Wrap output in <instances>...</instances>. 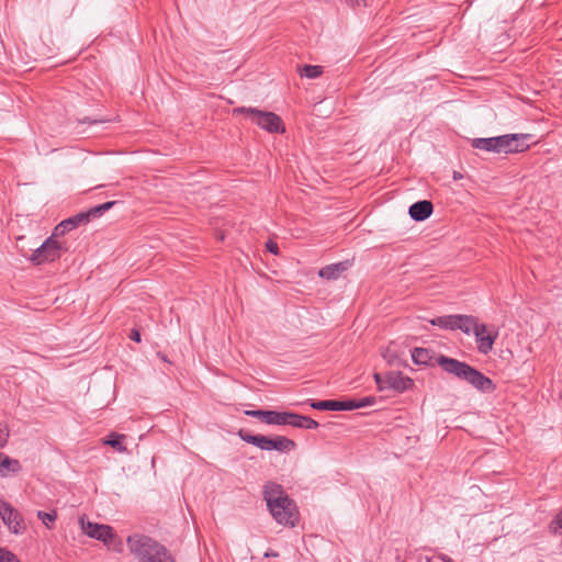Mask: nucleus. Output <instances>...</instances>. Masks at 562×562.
I'll list each match as a JSON object with an SVG mask.
<instances>
[{
  "label": "nucleus",
  "instance_id": "f257e3e1",
  "mask_svg": "<svg viewBox=\"0 0 562 562\" xmlns=\"http://www.w3.org/2000/svg\"><path fill=\"white\" fill-rule=\"evenodd\" d=\"M263 498L273 519L283 526L294 527L299 520L295 503L284 492L282 485L268 482L263 486Z\"/></svg>",
  "mask_w": 562,
  "mask_h": 562
},
{
  "label": "nucleus",
  "instance_id": "f03ea898",
  "mask_svg": "<svg viewBox=\"0 0 562 562\" xmlns=\"http://www.w3.org/2000/svg\"><path fill=\"white\" fill-rule=\"evenodd\" d=\"M126 544L137 562H177L172 552L156 539L134 533L127 537Z\"/></svg>",
  "mask_w": 562,
  "mask_h": 562
},
{
  "label": "nucleus",
  "instance_id": "7ed1b4c3",
  "mask_svg": "<svg viewBox=\"0 0 562 562\" xmlns=\"http://www.w3.org/2000/svg\"><path fill=\"white\" fill-rule=\"evenodd\" d=\"M437 364L447 373L454 375L459 380L465 381L483 393H492L496 389L494 382L482 372L471 367L467 362L439 356L436 359Z\"/></svg>",
  "mask_w": 562,
  "mask_h": 562
},
{
  "label": "nucleus",
  "instance_id": "20e7f679",
  "mask_svg": "<svg viewBox=\"0 0 562 562\" xmlns=\"http://www.w3.org/2000/svg\"><path fill=\"white\" fill-rule=\"evenodd\" d=\"M238 437L243 441L254 445L263 451L276 450L284 453L293 451L296 448L295 441L284 436H274L270 438L263 435H252L247 430L240 429L238 431Z\"/></svg>",
  "mask_w": 562,
  "mask_h": 562
},
{
  "label": "nucleus",
  "instance_id": "39448f33",
  "mask_svg": "<svg viewBox=\"0 0 562 562\" xmlns=\"http://www.w3.org/2000/svg\"><path fill=\"white\" fill-rule=\"evenodd\" d=\"M234 114H245L251 123L269 133H283L285 131L282 120L273 112L261 111L256 108H236Z\"/></svg>",
  "mask_w": 562,
  "mask_h": 562
},
{
  "label": "nucleus",
  "instance_id": "423d86ee",
  "mask_svg": "<svg viewBox=\"0 0 562 562\" xmlns=\"http://www.w3.org/2000/svg\"><path fill=\"white\" fill-rule=\"evenodd\" d=\"M66 250L65 243L59 241L53 233L41 246L34 249L29 260L36 266L53 262L59 259Z\"/></svg>",
  "mask_w": 562,
  "mask_h": 562
},
{
  "label": "nucleus",
  "instance_id": "0eeeda50",
  "mask_svg": "<svg viewBox=\"0 0 562 562\" xmlns=\"http://www.w3.org/2000/svg\"><path fill=\"white\" fill-rule=\"evenodd\" d=\"M0 518L13 535L22 536L26 531L23 516L4 499H0Z\"/></svg>",
  "mask_w": 562,
  "mask_h": 562
},
{
  "label": "nucleus",
  "instance_id": "6e6552de",
  "mask_svg": "<svg viewBox=\"0 0 562 562\" xmlns=\"http://www.w3.org/2000/svg\"><path fill=\"white\" fill-rule=\"evenodd\" d=\"M80 526L85 535L105 544L114 537L113 528L108 525L86 521L83 518H80Z\"/></svg>",
  "mask_w": 562,
  "mask_h": 562
},
{
  "label": "nucleus",
  "instance_id": "1a4fd4ad",
  "mask_svg": "<svg viewBox=\"0 0 562 562\" xmlns=\"http://www.w3.org/2000/svg\"><path fill=\"white\" fill-rule=\"evenodd\" d=\"M473 335L475 336L477 350L483 355H487L493 349L494 342L498 337V331H491L487 325L480 323L477 328L473 331Z\"/></svg>",
  "mask_w": 562,
  "mask_h": 562
},
{
  "label": "nucleus",
  "instance_id": "9d476101",
  "mask_svg": "<svg viewBox=\"0 0 562 562\" xmlns=\"http://www.w3.org/2000/svg\"><path fill=\"white\" fill-rule=\"evenodd\" d=\"M88 221V214L85 212H80L71 217H68L64 221H61L54 229V236H63L66 233L75 229L82 223H87Z\"/></svg>",
  "mask_w": 562,
  "mask_h": 562
},
{
  "label": "nucleus",
  "instance_id": "9b49d317",
  "mask_svg": "<svg viewBox=\"0 0 562 562\" xmlns=\"http://www.w3.org/2000/svg\"><path fill=\"white\" fill-rule=\"evenodd\" d=\"M385 376L387 389L404 392L414 385V381L411 378L405 376L402 372L392 371L386 373Z\"/></svg>",
  "mask_w": 562,
  "mask_h": 562
},
{
  "label": "nucleus",
  "instance_id": "f8f14e48",
  "mask_svg": "<svg viewBox=\"0 0 562 562\" xmlns=\"http://www.w3.org/2000/svg\"><path fill=\"white\" fill-rule=\"evenodd\" d=\"M434 211L432 203L427 200L418 201L409 206V216L417 222L427 220Z\"/></svg>",
  "mask_w": 562,
  "mask_h": 562
},
{
  "label": "nucleus",
  "instance_id": "ddd939ff",
  "mask_svg": "<svg viewBox=\"0 0 562 562\" xmlns=\"http://www.w3.org/2000/svg\"><path fill=\"white\" fill-rule=\"evenodd\" d=\"M349 267L350 262L348 260L327 265L318 271V276L326 280H337Z\"/></svg>",
  "mask_w": 562,
  "mask_h": 562
},
{
  "label": "nucleus",
  "instance_id": "4468645a",
  "mask_svg": "<svg viewBox=\"0 0 562 562\" xmlns=\"http://www.w3.org/2000/svg\"><path fill=\"white\" fill-rule=\"evenodd\" d=\"M311 407L318 411H351V405H349V400L346 401H336V400H327V401H313L311 402Z\"/></svg>",
  "mask_w": 562,
  "mask_h": 562
},
{
  "label": "nucleus",
  "instance_id": "2eb2a0df",
  "mask_svg": "<svg viewBox=\"0 0 562 562\" xmlns=\"http://www.w3.org/2000/svg\"><path fill=\"white\" fill-rule=\"evenodd\" d=\"M479 324L477 317L473 315L457 314L456 330L459 329L465 335H472Z\"/></svg>",
  "mask_w": 562,
  "mask_h": 562
},
{
  "label": "nucleus",
  "instance_id": "dca6fc26",
  "mask_svg": "<svg viewBox=\"0 0 562 562\" xmlns=\"http://www.w3.org/2000/svg\"><path fill=\"white\" fill-rule=\"evenodd\" d=\"M289 426L300 429H316L319 425L311 417L299 415L296 413L290 414Z\"/></svg>",
  "mask_w": 562,
  "mask_h": 562
},
{
  "label": "nucleus",
  "instance_id": "f3484780",
  "mask_svg": "<svg viewBox=\"0 0 562 562\" xmlns=\"http://www.w3.org/2000/svg\"><path fill=\"white\" fill-rule=\"evenodd\" d=\"M498 136L487 138H473L471 144L472 147L485 151L501 153Z\"/></svg>",
  "mask_w": 562,
  "mask_h": 562
},
{
  "label": "nucleus",
  "instance_id": "a211bd4d",
  "mask_svg": "<svg viewBox=\"0 0 562 562\" xmlns=\"http://www.w3.org/2000/svg\"><path fill=\"white\" fill-rule=\"evenodd\" d=\"M21 471V464L19 460L11 459L7 454L1 452L0 458V474L2 476H8L10 474H14Z\"/></svg>",
  "mask_w": 562,
  "mask_h": 562
},
{
  "label": "nucleus",
  "instance_id": "6ab92c4d",
  "mask_svg": "<svg viewBox=\"0 0 562 562\" xmlns=\"http://www.w3.org/2000/svg\"><path fill=\"white\" fill-rule=\"evenodd\" d=\"M434 358L432 351L427 348L416 347L412 350V359L415 364L429 366Z\"/></svg>",
  "mask_w": 562,
  "mask_h": 562
},
{
  "label": "nucleus",
  "instance_id": "aec40b11",
  "mask_svg": "<svg viewBox=\"0 0 562 562\" xmlns=\"http://www.w3.org/2000/svg\"><path fill=\"white\" fill-rule=\"evenodd\" d=\"M291 412H277L268 411L266 423L267 425L289 426Z\"/></svg>",
  "mask_w": 562,
  "mask_h": 562
},
{
  "label": "nucleus",
  "instance_id": "412c9836",
  "mask_svg": "<svg viewBox=\"0 0 562 562\" xmlns=\"http://www.w3.org/2000/svg\"><path fill=\"white\" fill-rule=\"evenodd\" d=\"M456 318L457 314L453 315H445L431 318L429 322L434 326H438L442 329L447 330H456Z\"/></svg>",
  "mask_w": 562,
  "mask_h": 562
},
{
  "label": "nucleus",
  "instance_id": "4be33fe9",
  "mask_svg": "<svg viewBox=\"0 0 562 562\" xmlns=\"http://www.w3.org/2000/svg\"><path fill=\"white\" fill-rule=\"evenodd\" d=\"M125 439V435L111 432L108 438L104 440L105 445H109L110 447L114 448L119 452H126L127 449L125 446H123L122 440Z\"/></svg>",
  "mask_w": 562,
  "mask_h": 562
},
{
  "label": "nucleus",
  "instance_id": "5701e85b",
  "mask_svg": "<svg viewBox=\"0 0 562 562\" xmlns=\"http://www.w3.org/2000/svg\"><path fill=\"white\" fill-rule=\"evenodd\" d=\"M36 516L47 529L54 528V524L58 517L56 510H52V512L38 510L36 513Z\"/></svg>",
  "mask_w": 562,
  "mask_h": 562
},
{
  "label": "nucleus",
  "instance_id": "b1692460",
  "mask_svg": "<svg viewBox=\"0 0 562 562\" xmlns=\"http://www.w3.org/2000/svg\"><path fill=\"white\" fill-rule=\"evenodd\" d=\"M498 143H499V151L501 153H505V154H510L513 153V147L512 145L514 144V142L517 140L516 138V134H505V135H501L498 136Z\"/></svg>",
  "mask_w": 562,
  "mask_h": 562
},
{
  "label": "nucleus",
  "instance_id": "393cba45",
  "mask_svg": "<svg viewBox=\"0 0 562 562\" xmlns=\"http://www.w3.org/2000/svg\"><path fill=\"white\" fill-rule=\"evenodd\" d=\"M116 202L115 201H109V202H105L103 204H100V205H97V206H93L91 207L90 210H88L87 212H85L86 214H88V221L91 218V217H98L100 216L101 214H103L104 212H106L108 210H110Z\"/></svg>",
  "mask_w": 562,
  "mask_h": 562
},
{
  "label": "nucleus",
  "instance_id": "a878e982",
  "mask_svg": "<svg viewBox=\"0 0 562 562\" xmlns=\"http://www.w3.org/2000/svg\"><path fill=\"white\" fill-rule=\"evenodd\" d=\"M116 202L115 201H109V202H105L103 204H100V205H97V206H93L91 207L90 210H88L87 212H85L86 214H88V221L91 218V217H98L100 216L101 214H103L104 212H106L108 210H110Z\"/></svg>",
  "mask_w": 562,
  "mask_h": 562
},
{
  "label": "nucleus",
  "instance_id": "bb28decb",
  "mask_svg": "<svg viewBox=\"0 0 562 562\" xmlns=\"http://www.w3.org/2000/svg\"><path fill=\"white\" fill-rule=\"evenodd\" d=\"M531 136L529 134H516L517 140L514 142V144L512 145L513 153H520L529 148V144L527 143V140Z\"/></svg>",
  "mask_w": 562,
  "mask_h": 562
},
{
  "label": "nucleus",
  "instance_id": "cd10ccee",
  "mask_svg": "<svg viewBox=\"0 0 562 562\" xmlns=\"http://www.w3.org/2000/svg\"><path fill=\"white\" fill-rule=\"evenodd\" d=\"M323 74V67L318 65H305L301 70V76L310 79L319 77Z\"/></svg>",
  "mask_w": 562,
  "mask_h": 562
},
{
  "label": "nucleus",
  "instance_id": "c85d7f7f",
  "mask_svg": "<svg viewBox=\"0 0 562 562\" xmlns=\"http://www.w3.org/2000/svg\"><path fill=\"white\" fill-rule=\"evenodd\" d=\"M376 403V398L374 396H366L359 400H349V405H351V411L362 407L372 406Z\"/></svg>",
  "mask_w": 562,
  "mask_h": 562
},
{
  "label": "nucleus",
  "instance_id": "c756f323",
  "mask_svg": "<svg viewBox=\"0 0 562 562\" xmlns=\"http://www.w3.org/2000/svg\"><path fill=\"white\" fill-rule=\"evenodd\" d=\"M0 562H21L19 558L5 548L0 547Z\"/></svg>",
  "mask_w": 562,
  "mask_h": 562
},
{
  "label": "nucleus",
  "instance_id": "7c9ffc66",
  "mask_svg": "<svg viewBox=\"0 0 562 562\" xmlns=\"http://www.w3.org/2000/svg\"><path fill=\"white\" fill-rule=\"evenodd\" d=\"M268 411L265 409H246L244 414L246 416L255 417L260 419L262 423H266Z\"/></svg>",
  "mask_w": 562,
  "mask_h": 562
},
{
  "label": "nucleus",
  "instance_id": "2f4dec72",
  "mask_svg": "<svg viewBox=\"0 0 562 562\" xmlns=\"http://www.w3.org/2000/svg\"><path fill=\"white\" fill-rule=\"evenodd\" d=\"M373 378L379 391L387 390L386 376H382L380 373H374Z\"/></svg>",
  "mask_w": 562,
  "mask_h": 562
},
{
  "label": "nucleus",
  "instance_id": "473e14b6",
  "mask_svg": "<svg viewBox=\"0 0 562 562\" xmlns=\"http://www.w3.org/2000/svg\"><path fill=\"white\" fill-rule=\"evenodd\" d=\"M9 439V428L5 425H0V448H3Z\"/></svg>",
  "mask_w": 562,
  "mask_h": 562
},
{
  "label": "nucleus",
  "instance_id": "72a5a7b5",
  "mask_svg": "<svg viewBox=\"0 0 562 562\" xmlns=\"http://www.w3.org/2000/svg\"><path fill=\"white\" fill-rule=\"evenodd\" d=\"M266 248H267L268 251H270L273 255H278L279 254V247H278L277 243H274L272 240H268L267 241Z\"/></svg>",
  "mask_w": 562,
  "mask_h": 562
},
{
  "label": "nucleus",
  "instance_id": "f704fd0d",
  "mask_svg": "<svg viewBox=\"0 0 562 562\" xmlns=\"http://www.w3.org/2000/svg\"><path fill=\"white\" fill-rule=\"evenodd\" d=\"M130 338L136 342H139L140 341V333L139 330L137 329H132L131 334H130Z\"/></svg>",
  "mask_w": 562,
  "mask_h": 562
},
{
  "label": "nucleus",
  "instance_id": "c9c22d12",
  "mask_svg": "<svg viewBox=\"0 0 562 562\" xmlns=\"http://www.w3.org/2000/svg\"><path fill=\"white\" fill-rule=\"evenodd\" d=\"M438 559H440L442 562H453V560L446 554H440Z\"/></svg>",
  "mask_w": 562,
  "mask_h": 562
},
{
  "label": "nucleus",
  "instance_id": "e433bc0d",
  "mask_svg": "<svg viewBox=\"0 0 562 562\" xmlns=\"http://www.w3.org/2000/svg\"><path fill=\"white\" fill-rule=\"evenodd\" d=\"M351 5H360L361 3L366 4V0H348Z\"/></svg>",
  "mask_w": 562,
  "mask_h": 562
},
{
  "label": "nucleus",
  "instance_id": "4c0bfd02",
  "mask_svg": "<svg viewBox=\"0 0 562 562\" xmlns=\"http://www.w3.org/2000/svg\"><path fill=\"white\" fill-rule=\"evenodd\" d=\"M157 357L164 361V362H167V363H170L168 358L166 357V355L161 353V352H157Z\"/></svg>",
  "mask_w": 562,
  "mask_h": 562
},
{
  "label": "nucleus",
  "instance_id": "58836bf2",
  "mask_svg": "<svg viewBox=\"0 0 562 562\" xmlns=\"http://www.w3.org/2000/svg\"><path fill=\"white\" fill-rule=\"evenodd\" d=\"M265 557L266 558H276V557H278V553L274 551H270V552H266Z\"/></svg>",
  "mask_w": 562,
  "mask_h": 562
}]
</instances>
